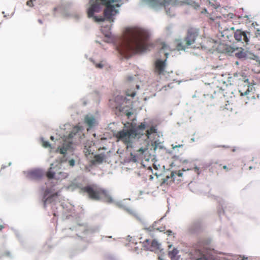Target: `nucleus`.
Here are the masks:
<instances>
[{"instance_id": "f257e3e1", "label": "nucleus", "mask_w": 260, "mask_h": 260, "mask_svg": "<svg viewBox=\"0 0 260 260\" xmlns=\"http://www.w3.org/2000/svg\"><path fill=\"white\" fill-rule=\"evenodd\" d=\"M148 34L141 29L130 30L126 34L117 51L123 57L128 58L133 54L143 52L151 46L148 43Z\"/></svg>"}, {"instance_id": "f03ea898", "label": "nucleus", "mask_w": 260, "mask_h": 260, "mask_svg": "<svg viewBox=\"0 0 260 260\" xmlns=\"http://www.w3.org/2000/svg\"><path fill=\"white\" fill-rule=\"evenodd\" d=\"M121 0H95L88 9V17H93L95 22H103L105 19L114 22V16L118 12L116 8L121 5Z\"/></svg>"}, {"instance_id": "7ed1b4c3", "label": "nucleus", "mask_w": 260, "mask_h": 260, "mask_svg": "<svg viewBox=\"0 0 260 260\" xmlns=\"http://www.w3.org/2000/svg\"><path fill=\"white\" fill-rule=\"evenodd\" d=\"M213 249L209 247L208 242L200 241L196 248L186 253V260H215Z\"/></svg>"}, {"instance_id": "20e7f679", "label": "nucleus", "mask_w": 260, "mask_h": 260, "mask_svg": "<svg viewBox=\"0 0 260 260\" xmlns=\"http://www.w3.org/2000/svg\"><path fill=\"white\" fill-rule=\"evenodd\" d=\"M210 20L211 24L218 27L220 31L218 37L221 41L223 42H231L234 28L231 27V29H229L227 27L226 20H224L221 16L210 17Z\"/></svg>"}, {"instance_id": "39448f33", "label": "nucleus", "mask_w": 260, "mask_h": 260, "mask_svg": "<svg viewBox=\"0 0 260 260\" xmlns=\"http://www.w3.org/2000/svg\"><path fill=\"white\" fill-rule=\"evenodd\" d=\"M83 192L86 193L89 198L93 200H100L103 199L106 202L111 203L112 199L108 192L96 185H88L81 188Z\"/></svg>"}, {"instance_id": "423d86ee", "label": "nucleus", "mask_w": 260, "mask_h": 260, "mask_svg": "<svg viewBox=\"0 0 260 260\" xmlns=\"http://www.w3.org/2000/svg\"><path fill=\"white\" fill-rule=\"evenodd\" d=\"M198 36V31L197 29L190 28L188 29L186 36L184 38V44L182 42L177 41L176 48L178 50H183L188 46L193 44L197 37Z\"/></svg>"}, {"instance_id": "0eeeda50", "label": "nucleus", "mask_w": 260, "mask_h": 260, "mask_svg": "<svg viewBox=\"0 0 260 260\" xmlns=\"http://www.w3.org/2000/svg\"><path fill=\"white\" fill-rule=\"evenodd\" d=\"M135 135L130 127L128 129H123L115 134V137L118 141H121L126 145V148H132Z\"/></svg>"}, {"instance_id": "6e6552de", "label": "nucleus", "mask_w": 260, "mask_h": 260, "mask_svg": "<svg viewBox=\"0 0 260 260\" xmlns=\"http://www.w3.org/2000/svg\"><path fill=\"white\" fill-rule=\"evenodd\" d=\"M234 36L236 41L242 43H248L249 40L250 34L247 31L237 29L234 32Z\"/></svg>"}, {"instance_id": "1a4fd4ad", "label": "nucleus", "mask_w": 260, "mask_h": 260, "mask_svg": "<svg viewBox=\"0 0 260 260\" xmlns=\"http://www.w3.org/2000/svg\"><path fill=\"white\" fill-rule=\"evenodd\" d=\"M141 245H143L144 250H149L150 251H154L159 248V244L155 240L150 241L149 240L146 239L144 242L142 243L140 242Z\"/></svg>"}, {"instance_id": "9d476101", "label": "nucleus", "mask_w": 260, "mask_h": 260, "mask_svg": "<svg viewBox=\"0 0 260 260\" xmlns=\"http://www.w3.org/2000/svg\"><path fill=\"white\" fill-rule=\"evenodd\" d=\"M182 171H173L171 173L170 176H166L162 179V181L160 184L161 185L166 184L167 185H170L172 182H174L175 178L176 176L178 177H182Z\"/></svg>"}, {"instance_id": "9b49d317", "label": "nucleus", "mask_w": 260, "mask_h": 260, "mask_svg": "<svg viewBox=\"0 0 260 260\" xmlns=\"http://www.w3.org/2000/svg\"><path fill=\"white\" fill-rule=\"evenodd\" d=\"M131 129H132L133 133L135 139L136 138H139L144 135L145 129L146 128V124L144 122H142L137 127H134L133 124H131Z\"/></svg>"}, {"instance_id": "f8f14e48", "label": "nucleus", "mask_w": 260, "mask_h": 260, "mask_svg": "<svg viewBox=\"0 0 260 260\" xmlns=\"http://www.w3.org/2000/svg\"><path fill=\"white\" fill-rule=\"evenodd\" d=\"M51 167L50 168L49 170H48L46 174V176L49 179L53 178L56 179H59L66 178L67 176L66 173H62L61 172H58L57 173H55L54 172H53L52 171V166H53V164H51Z\"/></svg>"}, {"instance_id": "ddd939ff", "label": "nucleus", "mask_w": 260, "mask_h": 260, "mask_svg": "<svg viewBox=\"0 0 260 260\" xmlns=\"http://www.w3.org/2000/svg\"><path fill=\"white\" fill-rule=\"evenodd\" d=\"M166 60L158 59L155 63V72L158 75L163 74L166 67Z\"/></svg>"}, {"instance_id": "4468645a", "label": "nucleus", "mask_w": 260, "mask_h": 260, "mask_svg": "<svg viewBox=\"0 0 260 260\" xmlns=\"http://www.w3.org/2000/svg\"><path fill=\"white\" fill-rule=\"evenodd\" d=\"M43 176V172L41 170H35L28 173L27 177L31 179H38Z\"/></svg>"}, {"instance_id": "2eb2a0df", "label": "nucleus", "mask_w": 260, "mask_h": 260, "mask_svg": "<svg viewBox=\"0 0 260 260\" xmlns=\"http://www.w3.org/2000/svg\"><path fill=\"white\" fill-rule=\"evenodd\" d=\"M217 49L219 51L225 53H233L235 51V49H233L231 47L228 46L224 43H220V45L218 46Z\"/></svg>"}, {"instance_id": "dca6fc26", "label": "nucleus", "mask_w": 260, "mask_h": 260, "mask_svg": "<svg viewBox=\"0 0 260 260\" xmlns=\"http://www.w3.org/2000/svg\"><path fill=\"white\" fill-rule=\"evenodd\" d=\"M84 122L89 128H91L95 124L96 120L93 116L87 115L85 117Z\"/></svg>"}, {"instance_id": "f3484780", "label": "nucleus", "mask_w": 260, "mask_h": 260, "mask_svg": "<svg viewBox=\"0 0 260 260\" xmlns=\"http://www.w3.org/2000/svg\"><path fill=\"white\" fill-rule=\"evenodd\" d=\"M172 248L171 246H169V250L168 252V255L169 257L172 260H179V257L177 256V254L178 253V250L175 248H173L172 250H170Z\"/></svg>"}, {"instance_id": "a211bd4d", "label": "nucleus", "mask_w": 260, "mask_h": 260, "mask_svg": "<svg viewBox=\"0 0 260 260\" xmlns=\"http://www.w3.org/2000/svg\"><path fill=\"white\" fill-rule=\"evenodd\" d=\"M213 99V97L212 94H205L202 101L203 103H205L207 106H209L212 105V101Z\"/></svg>"}, {"instance_id": "6ab92c4d", "label": "nucleus", "mask_w": 260, "mask_h": 260, "mask_svg": "<svg viewBox=\"0 0 260 260\" xmlns=\"http://www.w3.org/2000/svg\"><path fill=\"white\" fill-rule=\"evenodd\" d=\"M81 131L80 128L79 126H75L74 127L72 131L69 134L68 136L69 139H72L74 137L79 136L78 133Z\"/></svg>"}, {"instance_id": "aec40b11", "label": "nucleus", "mask_w": 260, "mask_h": 260, "mask_svg": "<svg viewBox=\"0 0 260 260\" xmlns=\"http://www.w3.org/2000/svg\"><path fill=\"white\" fill-rule=\"evenodd\" d=\"M116 108L118 109L120 112H123L127 116L128 118H129V116L133 114L132 112L128 111L127 110H125L124 107L121 105L117 106Z\"/></svg>"}, {"instance_id": "412c9836", "label": "nucleus", "mask_w": 260, "mask_h": 260, "mask_svg": "<svg viewBox=\"0 0 260 260\" xmlns=\"http://www.w3.org/2000/svg\"><path fill=\"white\" fill-rule=\"evenodd\" d=\"M94 158L96 161L101 163L102 162L104 159L106 158V156L104 154H100L95 155Z\"/></svg>"}, {"instance_id": "4be33fe9", "label": "nucleus", "mask_w": 260, "mask_h": 260, "mask_svg": "<svg viewBox=\"0 0 260 260\" xmlns=\"http://www.w3.org/2000/svg\"><path fill=\"white\" fill-rule=\"evenodd\" d=\"M146 135L147 137V138H149L150 135H151L153 133H156V129L154 127L152 126L150 128V129H147L146 131Z\"/></svg>"}, {"instance_id": "5701e85b", "label": "nucleus", "mask_w": 260, "mask_h": 260, "mask_svg": "<svg viewBox=\"0 0 260 260\" xmlns=\"http://www.w3.org/2000/svg\"><path fill=\"white\" fill-rule=\"evenodd\" d=\"M235 54L237 57L239 58H244L246 56L245 53L242 50L238 51V52H235Z\"/></svg>"}, {"instance_id": "b1692460", "label": "nucleus", "mask_w": 260, "mask_h": 260, "mask_svg": "<svg viewBox=\"0 0 260 260\" xmlns=\"http://www.w3.org/2000/svg\"><path fill=\"white\" fill-rule=\"evenodd\" d=\"M57 193H55L53 195H52V196L51 197H48L47 199H46V200H45L44 201V203H43V205H44V208H46V205L48 203H50L52 201V197H54V196H57Z\"/></svg>"}, {"instance_id": "393cba45", "label": "nucleus", "mask_w": 260, "mask_h": 260, "mask_svg": "<svg viewBox=\"0 0 260 260\" xmlns=\"http://www.w3.org/2000/svg\"><path fill=\"white\" fill-rule=\"evenodd\" d=\"M235 16H236L235 14H234L232 13H230L226 15H223V17H221L224 20H225L224 19H228V18L233 19L234 17H235Z\"/></svg>"}, {"instance_id": "a878e982", "label": "nucleus", "mask_w": 260, "mask_h": 260, "mask_svg": "<svg viewBox=\"0 0 260 260\" xmlns=\"http://www.w3.org/2000/svg\"><path fill=\"white\" fill-rule=\"evenodd\" d=\"M126 94L127 96L134 97L136 95V92L134 91L127 90L126 91Z\"/></svg>"}, {"instance_id": "bb28decb", "label": "nucleus", "mask_w": 260, "mask_h": 260, "mask_svg": "<svg viewBox=\"0 0 260 260\" xmlns=\"http://www.w3.org/2000/svg\"><path fill=\"white\" fill-rule=\"evenodd\" d=\"M42 145L45 148H48V147H51V145L50 144V143L48 142L45 141H43Z\"/></svg>"}, {"instance_id": "cd10ccee", "label": "nucleus", "mask_w": 260, "mask_h": 260, "mask_svg": "<svg viewBox=\"0 0 260 260\" xmlns=\"http://www.w3.org/2000/svg\"><path fill=\"white\" fill-rule=\"evenodd\" d=\"M209 5L210 6H211V7H212L214 9H217V8L219 7V5H218L216 3L214 4V3L212 2L211 1L209 2Z\"/></svg>"}, {"instance_id": "c85d7f7f", "label": "nucleus", "mask_w": 260, "mask_h": 260, "mask_svg": "<svg viewBox=\"0 0 260 260\" xmlns=\"http://www.w3.org/2000/svg\"><path fill=\"white\" fill-rule=\"evenodd\" d=\"M59 151L60 154H64L67 152V149L63 147L60 148Z\"/></svg>"}, {"instance_id": "c756f323", "label": "nucleus", "mask_w": 260, "mask_h": 260, "mask_svg": "<svg viewBox=\"0 0 260 260\" xmlns=\"http://www.w3.org/2000/svg\"><path fill=\"white\" fill-rule=\"evenodd\" d=\"M140 246H136V247H134V249H135V251L137 252H139V251L140 250V249H142V246H143V245H141L140 244V243H139Z\"/></svg>"}, {"instance_id": "7c9ffc66", "label": "nucleus", "mask_w": 260, "mask_h": 260, "mask_svg": "<svg viewBox=\"0 0 260 260\" xmlns=\"http://www.w3.org/2000/svg\"><path fill=\"white\" fill-rule=\"evenodd\" d=\"M26 5L29 7H32L33 5V2L32 0H29L26 2Z\"/></svg>"}, {"instance_id": "2f4dec72", "label": "nucleus", "mask_w": 260, "mask_h": 260, "mask_svg": "<svg viewBox=\"0 0 260 260\" xmlns=\"http://www.w3.org/2000/svg\"><path fill=\"white\" fill-rule=\"evenodd\" d=\"M70 166L73 167L75 165V160L74 159H71L69 161Z\"/></svg>"}, {"instance_id": "473e14b6", "label": "nucleus", "mask_w": 260, "mask_h": 260, "mask_svg": "<svg viewBox=\"0 0 260 260\" xmlns=\"http://www.w3.org/2000/svg\"><path fill=\"white\" fill-rule=\"evenodd\" d=\"M202 13H207L208 14V17L210 18V17H215L214 16H212L211 14L207 13V10L206 9H204L203 11L202 12Z\"/></svg>"}, {"instance_id": "72a5a7b5", "label": "nucleus", "mask_w": 260, "mask_h": 260, "mask_svg": "<svg viewBox=\"0 0 260 260\" xmlns=\"http://www.w3.org/2000/svg\"><path fill=\"white\" fill-rule=\"evenodd\" d=\"M222 167V168H223V169H224L226 171H229V170H231V169H232V167H230V168H229V167H227L226 166H225V165L223 166Z\"/></svg>"}, {"instance_id": "f704fd0d", "label": "nucleus", "mask_w": 260, "mask_h": 260, "mask_svg": "<svg viewBox=\"0 0 260 260\" xmlns=\"http://www.w3.org/2000/svg\"><path fill=\"white\" fill-rule=\"evenodd\" d=\"M95 67L98 68H102L103 67V65L102 63H97L95 64Z\"/></svg>"}, {"instance_id": "c9c22d12", "label": "nucleus", "mask_w": 260, "mask_h": 260, "mask_svg": "<svg viewBox=\"0 0 260 260\" xmlns=\"http://www.w3.org/2000/svg\"><path fill=\"white\" fill-rule=\"evenodd\" d=\"M181 146H182V145H175V146L172 145V147H173V149H174L175 148L180 147Z\"/></svg>"}, {"instance_id": "e433bc0d", "label": "nucleus", "mask_w": 260, "mask_h": 260, "mask_svg": "<svg viewBox=\"0 0 260 260\" xmlns=\"http://www.w3.org/2000/svg\"><path fill=\"white\" fill-rule=\"evenodd\" d=\"M166 47H167V45H165V44H163V45H162V47H161V50H162L165 49V48H166Z\"/></svg>"}, {"instance_id": "4c0bfd02", "label": "nucleus", "mask_w": 260, "mask_h": 260, "mask_svg": "<svg viewBox=\"0 0 260 260\" xmlns=\"http://www.w3.org/2000/svg\"><path fill=\"white\" fill-rule=\"evenodd\" d=\"M170 0H164V4H168Z\"/></svg>"}, {"instance_id": "58836bf2", "label": "nucleus", "mask_w": 260, "mask_h": 260, "mask_svg": "<svg viewBox=\"0 0 260 260\" xmlns=\"http://www.w3.org/2000/svg\"><path fill=\"white\" fill-rule=\"evenodd\" d=\"M38 21H39V22L40 24H43V22H42V21L41 20L39 19V20H38Z\"/></svg>"}, {"instance_id": "ea45409f", "label": "nucleus", "mask_w": 260, "mask_h": 260, "mask_svg": "<svg viewBox=\"0 0 260 260\" xmlns=\"http://www.w3.org/2000/svg\"><path fill=\"white\" fill-rule=\"evenodd\" d=\"M4 228L3 225H0V231H1Z\"/></svg>"}, {"instance_id": "a19ab883", "label": "nucleus", "mask_w": 260, "mask_h": 260, "mask_svg": "<svg viewBox=\"0 0 260 260\" xmlns=\"http://www.w3.org/2000/svg\"><path fill=\"white\" fill-rule=\"evenodd\" d=\"M50 139L52 140H54V137L53 136H51Z\"/></svg>"}, {"instance_id": "79ce46f5", "label": "nucleus", "mask_w": 260, "mask_h": 260, "mask_svg": "<svg viewBox=\"0 0 260 260\" xmlns=\"http://www.w3.org/2000/svg\"><path fill=\"white\" fill-rule=\"evenodd\" d=\"M153 179V177H152V175H150V176L149 179H150V180H151V179Z\"/></svg>"}, {"instance_id": "37998d69", "label": "nucleus", "mask_w": 260, "mask_h": 260, "mask_svg": "<svg viewBox=\"0 0 260 260\" xmlns=\"http://www.w3.org/2000/svg\"><path fill=\"white\" fill-rule=\"evenodd\" d=\"M168 55V53H165V56H166V57H167Z\"/></svg>"}, {"instance_id": "c03bdc74", "label": "nucleus", "mask_w": 260, "mask_h": 260, "mask_svg": "<svg viewBox=\"0 0 260 260\" xmlns=\"http://www.w3.org/2000/svg\"><path fill=\"white\" fill-rule=\"evenodd\" d=\"M139 151L143 152V150L142 149H140Z\"/></svg>"}, {"instance_id": "a18cd8bd", "label": "nucleus", "mask_w": 260, "mask_h": 260, "mask_svg": "<svg viewBox=\"0 0 260 260\" xmlns=\"http://www.w3.org/2000/svg\"><path fill=\"white\" fill-rule=\"evenodd\" d=\"M126 99L125 98H124L123 101V102H124V101H125Z\"/></svg>"}, {"instance_id": "49530a36", "label": "nucleus", "mask_w": 260, "mask_h": 260, "mask_svg": "<svg viewBox=\"0 0 260 260\" xmlns=\"http://www.w3.org/2000/svg\"><path fill=\"white\" fill-rule=\"evenodd\" d=\"M219 167H221V165H219Z\"/></svg>"}, {"instance_id": "de8ad7c7", "label": "nucleus", "mask_w": 260, "mask_h": 260, "mask_svg": "<svg viewBox=\"0 0 260 260\" xmlns=\"http://www.w3.org/2000/svg\"><path fill=\"white\" fill-rule=\"evenodd\" d=\"M93 0H90V3H91L92 1H93Z\"/></svg>"}]
</instances>
